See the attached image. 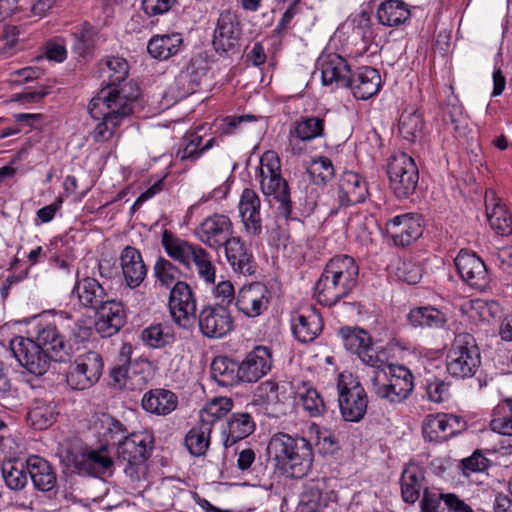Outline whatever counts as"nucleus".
<instances>
[{
  "instance_id": "obj_59",
  "label": "nucleus",
  "mask_w": 512,
  "mask_h": 512,
  "mask_svg": "<svg viewBox=\"0 0 512 512\" xmlns=\"http://www.w3.org/2000/svg\"><path fill=\"white\" fill-rule=\"evenodd\" d=\"M426 397L429 401L434 403H442L448 400L449 393V384H447L444 380L432 376L427 378L423 384Z\"/></svg>"
},
{
  "instance_id": "obj_26",
  "label": "nucleus",
  "mask_w": 512,
  "mask_h": 512,
  "mask_svg": "<svg viewBox=\"0 0 512 512\" xmlns=\"http://www.w3.org/2000/svg\"><path fill=\"white\" fill-rule=\"evenodd\" d=\"M119 261L126 285L130 288L140 286L147 275V267L140 251L135 247L126 246L120 253Z\"/></svg>"
},
{
  "instance_id": "obj_48",
  "label": "nucleus",
  "mask_w": 512,
  "mask_h": 512,
  "mask_svg": "<svg viewBox=\"0 0 512 512\" xmlns=\"http://www.w3.org/2000/svg\"><path fill=\"white\" fill-rule=\"evenodd\" d=\"M97 31L92 25L85 23L72 33L74 43L73 51L78 56L87 59L92 57L95 46Z\"/></svg>"
},
{
  "instance_id": "obj_14",
  "label": "nucleus",
  "mask_w": 512,
  "mask_h": 512,
  "mask_svg": "<svg viewBox=\"0 0 512 512\" xmlns=\"http://www.w3.org/2000/svg\"><path fill=\"white\" fill-rule=\"evenodd\" d=\"M207 73L200 57L191 58L176 74L174 82L169 86L167 94L176 103L193 94Z\"/></svg>"
},
{
  "instance_id": "obj_23",
  "label": "nucleus",
  "mask_w": 512,
  "mask_h": 512,
  "mask_svg": "<svg viewBox=\"0 0 512 512\" xmlns=\"http://www.w3.org/2000/svg\"><path fill=\"white\" fill-rule=\"evenodd\" d=\"M291 328L301 343L312 342L323 329V320L315 307H308L292 318Z\"/></svg>"
},
{
  "instance_id": "obj_15",
  "label": "nucleus",
  "mask_w": 512,
  "mask_h": 512,
  "mask_svg": "<svg viewBox=\"0 0 512 512\" xmlns=\"http://www.w3.org/2000/svg\"><path fill=\"white\" fill-rule=\"evenodd\" d=\"M337 335L346 350L356 354L369 369L376 363H381L382 356L375 350L372 339L365 330L344 326L338 329Z\"/></svg>"
},
{
  "instance_id": "obj_20",
  "label": "nucleus",
  "mask_w": 512,
  "mask_h": 512,
  "mask_svg": "<svg viewBox=\"0 0 512 512\" xmlns=\"http://www.w3.org/2000/svg\"><path fill=\"white\" fill-rule=\"evenodd\" d=\"M382 85L380 73L371 66H360L351 71L349 84L345 86L358 100H368L375 96Z\"/></svg>"
},
{
  "instance_id": "obj_53",
  "label": "nucleus",
  "mask_w": 512,
  "mask_h": 512,
  "mask_svg": "<svg viewBox=\"0 0 512 512\" xmlns=\"http://www.w3.org/2000/svg\"><path fill=\"white\" fill-rule=\"evenodd\" d=\"M324 119L315 116L301 117L291 130V134L302 141H310L317 137H321L324 133Z\"/></svg>"
},
{
  "instance_id": "obj_38",
  "label": "nucleus",
  "mask_w": 512,
  "mask_h": 512,
  "mask_svg": "<svg viewBox=\"0 0 512 512\" xmlns=\"http://www.w3.org/2000/svg\"><path fill=\"white\" fill-rule=\"evenodd\" d=\"M83 307L96 310L108 298L103 286L92 277L78 280L73 288Z\"/></svg>"
},
{
  "instance_id": "obj_61",
  "label": "nucleus",
  "mask_w": 512,
  "mask_h": 512,
  "mask_svg": "<svg viewBox=\"0 0 512 512\" xmlns=\"http://www.w3.org/2000/svg\"><path fill=\"white\" fill-rule=\"evenodd\" d=\"M323 506L321 490L316 486H307L300 496V512H319Z\"/></svg>"
},
{
  "instance_id": "obj_22",
  "label": "nucleus",
  "mask_w": 512,
  "mask_h": 512,
  "mask_svg": "<svg viewBox=\"0 0 512 512\" xmlns=\"http://www.w3.org/2000/svg\"><path fill=\"white\" fill-rule=\"evenodd\" d=\"M236 307L247 317L261 315L269 304L268 290L265 285L255 282L243 286L236 299Z\"/></svg>"
},
{
  "instance_id": "obj_56",
  "label": "nucleus",
  "mask_w": 512,
  "mask_h": 512,
  "mask_svg": "<svg viewBox=\"0 0 512 512\" xmlns=\"http://www.w3.org/2000/svg\"><path fill=\"white\" fill-rule=\"evenodd\" d=\"M307 173L315 184L325 185L334 177L335 171L332 161L321 156L311 161Z\"/></svg>"
},
{
  "instance_id": "obj_40",
  "label": "nucleus",
  "mask_w": 512,
  "mask_h": 512,
  "mask_svg": "<svg viewBox=\"0 0 512 512\" xmlns=\"http://www.w3.org/2000/svg\"><path fill=\"white\" fill-rule=\"evenodd\" d=\"M99 73L106 86L123 85L129 74V64L123 57L107 56L99 63Z\"/></svg>"
},
{
  "instance_id": "obj_42",
  "label": "nucleus",
  "mask_w": 512,
  "mask_h": 512,
  "mask_svg": "<svg viewBox=\"0 0 512 512\" xmlns=\"http://www.w3.org/2000/svg\"><path fill=\"white\" fill-rule=\"evenodd\" d=\"M424 475L417 465L405 467L400 478L401 496L405 503L414 504L424 490Z\"/></svg>"
},
{
  "instance_id": "obj_45",
  "label": "nucleus",
  "mask_w": 512,
  "mask_h": 512,
  "mask_svg": "<svg viewBox=\"0 0 512 512\" xmlns=\"http://www.w3.org/2000/svg\"><path fill=\"white\" fill-rule=\"evenodd\" d=\"M227 428L226 447L252 434L255 423L250 414L235 413L227 420Z\"/></svg>"
},
{
  "instance_id": "obj_17",
  "label": "nucleus",
  "mask_w": 512,
  "mask_h": 512,
  "mask_svg": "<svg viewBox=\"0 0 512 512\" xmlns=\"http://www.w3.org/2000/svg\"><path fill=\"white\" fill-rule=\"evenodd\" d=\"M169 309L171 316L180 327L191 325L196 313V300L189 285L185 282H176L170 292Z\"/></svg>"
},
{
  "instance_id": "obj_9",
  "label": "nucleus",
  "mask_w": 512,
  "mask_h": 512,
  "mask_svg": "<svg viewBox=\"0 0 512 512\" xmlns=\"http://www.w3.org/2000/svg\"><path fill=\"white\" fill-rule=\"evenodd\" d=\"M390 187L398 199L412 195L419 181V171L414 159L406 153H398L389 158L387 169Z\"/></svg>"
},
{
  "instance_id": "obj_60",
  "label": "nucleus",
  "mask_w": 512,
  "mask_h": 512,
  "mask_svg": "<svg viewBox=\"0 0 512 512\" xmlns=\"http://www.w3.org/2000/svg\"><path fill=\"white\" fill-rule=\"evenodd\" d=\"M224 411V398L216 397L211 402L206 404L200 410L199 418L202 426H208L212 430V426L219 422L223 416Z\"/></svg>"
},
{
  "instance_id": "obj_21",
  "label": "nucleus",
  "mask_w": 512,
  "mask_h": 512,
  "mask_svg": "<svg viewBox=\"0 0 512 512\" xmlns=\"http://www.w3.org/2000/svg\"><path fill=\"white\" fill-rule=\"evenodd\" d=\"M96 331L102 337H111L116 334L126 322V313L121 302L107 298L96 309Z\"/></svg>"
},
{
  "instance_id": "obj_54",
  "label": "nucleus",
  "mask_w": 512,
  "mask_h": 512,
  "mask_svg": "<svg viewBox=\"0 0 512 512\" xmlns=\"http://www.w3.org/2000/svg\"><path fill=\"white\" fill-rule=\"evenodd\" d=\"M423 435L431 442H442L449 437L445 413L427 415L422 426Z\"/></svg>"
},
{
  "instance_id": "obj_41",
  "label": "nucleus",
  "mask_w": 512,
  "mask_h": 512,
  "mask_svg": "<svg viewBox=\"0 0 512 512\" xmlns=\"http://www.w3.org/2000/svg\"><path fill=\"white\" fill-rule=\"evenodd\" d=\"M413 327L442 329L448 322L447 315L433 306L415 307L407 315Z\"/></svg>"
},
{
  "instance_id": "obj_39",
  "label": "nucleus",
  "mask_w": 512,
  "mask_h": 512,
  "mask_svg": "<svg viewBox=\"0 0 512 512\" xmlns=\"http://www.w3.org/2000/svg\"><path fill=\"white\" fill-rule=\"evenodd\" d=\"M180 33L154 35L148 42L147 51L154 59L163 61L176 55L182 48Z\"/></svg>"
},
{
  "instance_id": "obj_8",
  "label": "nucleus",
  "mask_w": 512,
  "mask_h": 512,
  "mask_svg": "<svg viewBox=\"0 0 512 512\" xmlns=\"http://www.w3.org/2000/svg\"><path fill=\"white\" fill-rule=\"evenodd\" d=\"M340 413L345 421H361L368 409V395L352 373H340L337 380Z\"/></svg>"
},
{
  "instance_id": "obj_11",
  "label": "nucleus",
  "mask_w": 512,
  "mask_h": 512,
  "mask_svg": "<svg viewBox=\"0 0 512 512\" xmlns=\"http://www.w3.org/2000/svg\"><path fill=\"white\" fill-rule=\"evenodd\" d=\"M10 348L20 365L36 376L45 374L53 361L50 354L30 338L16 337L11 340Z\"/></svg>"
},
{
  "instance_id": "obj_4",
  "label": "nucleus",
  "mask_w": 512,
  "mask_h": 512,
  "mask_svg": "<svg viewBox=\"0 0 512 512\" xmlns=\"http://www.w3.org/2000/svg\"><path fill=\"white\" fill-rule=\"evenodd\" d=\"M258 177L263 195L279 204V214L286 220L296 219L292 215L290 188L288 182L282 177L281 161L275 151L269 150L262 154Z\"/></svg>"
},
{
  "instance_id": "obj_5",
  "label": "nucleus",
  "mask_w": 512,
  "mask_h": 512,
  "mask_svg": "<svg viewBox=\"0 0 512 512\" xmlns=\"http://www.w3.org/2000/svg\"><path fill=\"white\" fill-rule=\"evenodd\" d=\"M139 96V88L133 82L118 86H105L91 99L88 111L91 117H102L105 112L106 115L123 121L133 113Z\"/></svg>"
},
{
  "instance_id": "obj_24",
  "label": "nucleus",
  "mask_w": 512,
  "mask_h": 512,
  "mask_svg": "<svg viewBox=\"0 0 512 512\" xmlns=\"http://www.w3.org/2000/svg\"><path fill=\"white\" fill-rule=\"evenodd\" d=\"M368 195L366 181L357 173L344 172L338 184V202L340 207H349L365 201Z\"/></svg>"
},
{
  "instance_id": "obj_37",
  "label": "nucleus",
  "mask_w": 512,
  "mask_h": 512,
  "mask_svg": "<svg viewBox=\"0 0 512 512\" xmlns=\"http://www.w3.org/2000/svg\"><path fill=\"white\" fill-rule=\"evenodd\" d=\"M162 245L169 257L187 268H190L192 261L197 257V251L201 250V247L175 237L168 230H165L162 234Z\"/></svg>"
},
{
  "instance_id": "obj_34",
  "label": "nucleus",
  "mask_w": 512,
  "mask_h": 512,
  "mask_svg": "<svg viewBox=\"0 0 512 512\" xmlns=\"http://www.w3.org/2000/svg\"><path fill=\"white\" fill-rule=\"evenodd\" d=\"M141 405L146 412L165 416L177 408L178 397L170 390L151 389L143 395Z\"/></svg>"
},
{
  "instance_id": "obj_16",
  "label": "nucleus",
  "mask_w": 512,
  "mask_h": 512,
  "mask_svg": "<svg viewBox=\"0 0 512 512\" xmlns=\"http://www.w3.org/2000/svg\"><path fill=\"white\" fill-rule=\"evenodd\" d=\"M422 216L418 213H404L389 219L385 228L397 246H409L423 233Z\"/></svg>"
},
{
  "instance_id": "obj_62",
  "label": "nucleus",
  "mask_w": 512,
  "mask_h": 512,
  "mask_svg": "<svg viewBox=\"0 0 512 512\" xmlns=\"http://www.w3.org/2000/svg\"><path fill=\"white\" fill-rule=\"evenodd\" d=\"M177 3V0H142L141 6L149 17L160 16L168 13Z\"/></svg>"
},
{
  "instance_id": "obj_28",
  "label": "nucleus",
  "mask_w": 512,
  "mask_h": 512,
  "mask_svg": "<svg viewBox=\"0 0 512 512\" xmlns=\"http://www.w3.org/2000/svg\"><path fill=\"white\" fill-rule=\"evenodd\" d=\"M284 398L285 389L276 382L265 381L257 388L256 402L263 407L268 417L279 418L284 414Z\"/></svg>"
},
{
  "instance_id": "obj_27",
  "label": "nucleus",
  "mask_w": 512,
  "mask_h": 512,
  "mask_svg": "<svg viewBox=\"0 0 512 512\" xmlns=\"http://www.w3.org/2000/svg\"><path fill=\"white\" fill-rule=\"evenodd\" d=\"M345 285H342L326 268L314 287V296L321 305L332 307L350 295Z\"/></svg>"
},
{
  "instance_id": "obj_51",
  "label": "nucleus",
  "mask_w": 512,
  "mask_h": 512,
  "mask_svg": "<svg viewBox=\"0 0 512 512\" xmlns=\"http://www.w3.org/2000/svg\"><path fill=\"white\" fill-rule=\"evenodd\" d=\"M444 121L452 125L456 136L462 137L468 133V117L457 99H449L444 109Z\"/></svg>"
},
{
  "instance_id": "obj_36",
  "label": "nucleus",
  "mask_w": 512,
  "mask_h": 512,
  "mask_svg": "<svg viewBox=\"0 0 512 512\" xmlns=\"http://www.w3.org/2000/svg\"><path fill=\"white\" fill-rule=\"evenodd\" d=\"M376 16L383 26L400 27L410 20L411 10L401 0H386L377 7Z\"/></svg>"
},
{
  "instance_id": "obj_25",
  "label": "nucleus",
  "mask_w": 512,
  "mask_h": 512,
  "mask_svg": "<svg viewBox=\"0 0 512 512\" xmlns=\"http://www.w3.org/2000/svg\"><path fill=\"white\" fill-rule=\"evenodd\" d=\"M260 206L261 200L257 193L249 188L244 189L238 203V210L246 232L253 236H258L262 232Z\"/></svg>"
},
{
  "instance_id": "obj_7",
  "label": "nucleus",
  "mask_w": 512,
  "mask_h": 512,
  "mask_svg": "<svg viewBox=\"0 0 512 512\" xmlns=\"http://www.w3.org/2000/svg\"><path fill=\"white\" fill-rule=\"evenodd\" d=\"M272 367V353L266 346H256L240 364L226 357V386L257 382Z\"/></svg>"
},
{
  "instance_id": "obj_52",
  "label": "nucleus",
  "mask_w": 512,
  "mask_h": 512,
  "mask_svg": "<svg viewBox=\"0 0 512 512\" xmlns=\"http://www.w3.org/2000/svg\"><path fill=\"white\" fill-rule=\"evenodd\" d=\"M201 240L213 248H220L224 245L222 216L209 217L201 224Z\"/></svg>"
},
{
  "instance_id": "obj_29",
  "label": "nucleus",
  "mask_w": 512,
  "mask_h": 512,
  "mask_svg": "<svg viewBox=\"0 0 512 512\" xmlns=\"http://www.w3.org/2000/svg\"><path fill=\"white\" fill-rule=\"evenodd\" d=\"M226 260L236 274L247 276L255 272L252 253L238 237L226 239Z\"/></svg>"
},
{
  "instance_id": "obj_47",
  "label": "nucleus",
  "mask_w": 512,
  "mask_h": 512,
  "mask_svg": "<svg viewBox=\"0 0 512 512\" xmlns=\"http://www.w3.org/2000/svg\"><path fill=\"white\" fill-rule=\"evenodd\" d=\"M297 397L299 404L310 417H319L324 413V400L317 389L311 385L303 382L301 387H298Z\"/></svg>"
},
{
  "instance_id": "obj_35",
  "label": "nucleus",
  "mask_w": 512,
  "mask_h": 512,
  "mask_svg": "<svg viewBox=\"0 0 512 512\" xmlns=\"http://www.w3.org/2000/svg\"><path fill=\"white\" fill-rule=\"evenodd\" d=\"M93 428L99 439L104 442L106 447L110 444L117 445L129 433L127 426L110 414L102 413L97 415Z\"/></svg>"
},
{
  "instance_id": "obj_6",
  "label": "nucleus",
  "mask_w": 512,
  "mask_h": 512,
  "mask_svg": "<svg viewBox=\"0 0 512 512\" xmlns=\"http://www.w3.org/2000/svg\"><path fill=\"white\" fill-rule=\"evenodd\" d=\"M481 364L480 350L473 335L459 333L455 336L446 356V369L456 379L473 377Z\"/></svg>"
},
{
  "instance_id": "obj_12",
  "label": "nucleus",
  "mask_w": 512,
  "mask_h": 512,
  "mask_svg": "<svg viewBox=\"0 0 512 512\" xmlns=\"http://www.w3.org/2000/svg\"><path fill=\"white\" fill-rule=\"evenodd\" d=\"M153 438L147 432L128 433L117 445V457L127 463L125 472L130 476L137 473V467L150 456Z\"/></svg>"
},
{
  "instance_id": "obj_44",
  "label": "nucleus",
  "mask_w": 512,
  "mask_h": 512,
  "mask_svg": "<svg viewBox=\"0 0 512 512\" xmlns=\"http://www.w3.org/2000/svg\"><path fill=\"white\" fill-rule=\"evenodd\" d=\"M1 472L3 480L11 490H22L28 483L27 461L9 459L2 463Z\"/></svg>"
},
{
  "instance_id": "obj_13",
  "label": "nucleus",
  "mask_w": 512,
  "mask_h": 512,
  "mask_svg": "<svg viewBox=\"0 0 512 512\" xmlns=\"http://www.w3.org/2000/svg\"><path fill=\"white\" fill-rule=\"evenodd\" d=\"M460 278L480 292L490 288L491 276L484 261L475 252L461 249L454 259Z\"/></svg>"
},
{
  "instance_id": "obj_64",
  "label": "nucleus",
  "mask_w": 512,
  "mask_h": 512,
  "mask_svg": "<svg viewBox=\"0 0 512 512\" xmlns=\"http://www.w3.org/2000/svg\"><path fill=\"white\" fill-rule=\"evenodd\" d=\"M508 412L503 416L494 417L489 424L490 429L498 434L512 436V403L507 401Z\"/></svg>"
},
{
  "instance_id": "obj_43",
  "label": "nucleus",
  "mask_w": 512,
  "mask_h": 512,
  "mask_svg": "<svg viewBox=\"0 0 512 512\" xmlns=\"http://www.w3.org/2000/svg\"><path fill=\"white\" fill-rule=\"evenodd\" d=\"M199 327L205 336L221 338L224 335V307L215 305L204 308L199 316Z\"/></svg>"
},
{
  "instance_id": "obj_10",
  "label": "nucleus",
  "mask_w": 512,
  "mask_h": 512,
  "mask_svg": "<svg viewBox=\"0 0 512 512\" xmlns=\"http://www.w3.org/2000/svg\"><path fill=\"white\" fill-rule=\"evenodd\" d=\"M102 356L88 351L76 358L66 372V383L72 390H85L95 385L103 372Z\"/></svg>"
},
{
  "instance_id": "obj_18",
  "label": "nucleus",
  "mask_w": 512,
  "mask_h": 512,
  "mask_svg": "<svg viewBox=\"0 0 512 512\" xmlns=\"http://www.w3.org/2000/svg\"><path fill=\"white\" fill-rule=\"evenodd\" d=\"M323 85L345 88L349 84L351 67L347 60L337 53H322L317 60Z\"/></svg>"
},
{
  "instance_id": "obj_33",
  "label": "nucleus",
  "mask_w": 512,
  "mask_h": 512,
  "mask_svg": "<svg viewBox=\"0 0 512 512\" xmlns=\"http://www.w3.org/2000/svg\"><path fill=\"white\" fill-rule=\"evenodd\" d=\"M325 268L342 284L349 292L357 285L359 267L353 257L349 255H336L326 264Z\"/></svg>"
},
{
  "instance_id": "obj_2",
  "label": "nucleus",
  "mask_w": 512,
  "mask_h": 512,
  "mask_svg": "<svg viewBox=\"0 0 512 512\" xmlns=\"http://www.w3.org/2000/svg\"><path fill=\"white\" fill-rule=\"evenodd\" d=\"M267 453L284 475L296 479L308 474L314 460L312 445L306 438L284 432L270 438Z\"/></svg>"
},
{
  "instance_id": "obj_3",
  "label": "nucleus",
  "mask_w": 512,
  "mask_h": 512,
  "mask_svg": "<svg viewBox=\"0 0 512 512\" xmlns=\"http://www.w3.org/2000/svg\"><path fill=\"white\" fill-rule=\"evenodd\" d=\"M371 392L390 405L404 403L414 390V376L404 365L388 363L383 357L367 372Z\"/></svg>"
},
{
  "instance_id": "obj_49",
  "label": "nucleus",
  "mask_w": 512,
  "mask_h": 512,
  "mask_svg": "<svg viewBox=\"0 0 512 512\" xmlns=\"http://www.w3.org/2000/svg\"><path fill=\"white\" fill-rule=\"evenodd\" d=\"M203 138L197 132L186 135L177 151L180 160H196L204 151L210 149L216 139L210 138L202 144Z\"/></svg>"
},
{
  "instance_id": "obj_57",
  "label": "nucleus",
  "mask_w": 512,
  "mask_h": 512,
  "mask_svg": "<svg viewBox=\"0 0 512 512\" xmlns=\"http://www.w3.org/2000/svg\"><path fill=\"white\" fill-rule=\"evenodd\" d=\"M154 275L161 285L169 288L176 282H181V271L169 260L158 258L154 265Z\"/></svg>"
},
{
  "instance_id": "obj_30",
  "label": "nucleus",
  "mask_w": 512,
  "mask_h": 512,
  "mask_svg": "<svg viewBox=\"0 0 512 512\" xmlns=\"http://www.w3.org/2000/svg\"><path fill=\"white\" fill-rule=\"evenodd\" d=\"M486 215L490 227L499 235L507 236L512 233V217L506 207L501 204L494 191L485 195Z\"/></svg>"
},
{
  "instance_id": "obj_55",
  "label": "nucleus",
  "mask_w": 512,
  "mask_h": 512,
  "mask_svg": "<svg viewBox=\"0 0 512 512\" xmlns=\"http://www.w3.org/2000/svg\"><path fill=\"white\" fill-rule=\"evenodd\" d=\"M211 430L208 426L193 427L185 437V445L194 456L203 455L208 448Z\"/></svg>"
},
{
  "instance_id": "obj_63",
  "label": "nucleus",
  "mask_w": 512,
  "mask_h": 512,
  "mask_svg": "<svg viewBox=\"0 0 512 512\" xmlns=\"http://www.w3.org/2000/svg\"><path fill=\"white\" fill-rule=\"evenodd\" d=\"M197 252V257H195L192 262L196 265L199 276L203 278L207 283H214L215 269L212 266L207 253L202 248Z\"/></svg>"
},
{
  "instance_id": "obj_58",
  "label": "nucleus",
  "mask_w": 512,
  "mask_h": 512,
  "mask_svg": "<svg viewBox=\"0 0 512 512\" xmlns=\"http://www.w3.org/2000/svg\"><path fill=\"white\" fill-rule=\"evenodd\" d=\"M92 118L100 121L93 131V139L98 143L107 142L112 139L116 129L122 122L119 119H114V117L111 115H106L105 112L102 117Z\"/></svg>"
},
{
  "instance_id": "obj_31",
  "label": "nucleus",
  "mask_w": 512,
  "mask_h": 512,
  "mask_svg": "<svg viewBox=\"0 0 512 512\" xmlns=\"http://www.w3.org/2000/svg\"><path fill=\"white\" fill-rule=\"evenodd\" d=\"M60 412L58 405L47 399H34L27 413V423L35 430H45L52 426Z\"/></svg>"
},
{
  "instance_id": "obj_1",
  "label": "nucleus",
  "mask_w": 512,
  "mask_h": 512,
  "mask_svg": "<svg viewBox=\"0 0 512 512\" xmlns=\"http://www.w3.org/2000/svg\"><path fill=\"white\" fill-rule=\"evenodd\" d=\"M35 333L36 342L50 354L54 362L67 363L74 355L71 339L76 343L84 341L89 338L91 330L82 321L60 312L50 320H40L35 326Z\"/></svg>"
},
{
  "instance_id": "obj_19",
  "label": "nucleus",
  "mask_w": 512,
  "mask_h": 512,
  "mask_svg": "<svg viewBox=\"0 0 512 512\" xmlns=\"http://www.w3.org/2000/svg\"><path fill=\"white\" fill-rule=\"evenodd\" d=\"M74 463L80 474L104 477L112 474L114 462L106 445H101L99 449L82 451L76 456Z\"/></svg>"
},
{
  "instance_id": "obj_50",
  "label": "nucleus",
  "mask_w": 512,
  "mask_h": 512,
  "mask_svg": "<svg viewBox=\"0 0 512 512\" xmlns=\"http://www.w3.org/2000/svg\"><path fill=\"white\" fill-rule=\"evenodd\" d=\"M424 127L422 114L415 109H405L399 120V133L404 139L413 142L422 133Z\"/></svg>"
},
{
  "instance_id": "obj_32",
  "label": "nucleus",
  "mask_w": 512,
  "mask_h": 512,
  "mask_svg": "<svg viewBox=\"0 0 512 512\" xmlns=\"http://www.w3.org/2000/svg\"><path fill=\"white\" fill-rule=\"evenodd\" d=\"M28 475L34 487L42 492H49L56 487L57 476L54 468L44 458L32 455L27 458Z\"/></svg>"
},
{
  "instance_id": "obj_46",
  "label": "nucleus",
  "mask_w": 512,
  "mask_h": 512,
  "mask_svg": "<svg viewBox=\"0 0 512 512\" xmlns=\"http://www.w3.org/2000/svg\"><path fill=\"white\" fill-rule=\"evenodd\" d=\"M143 343L153 349H160L174 342L175 336L167 324L153 323L142 330Z\"/></svg>"
}]
</instances>
